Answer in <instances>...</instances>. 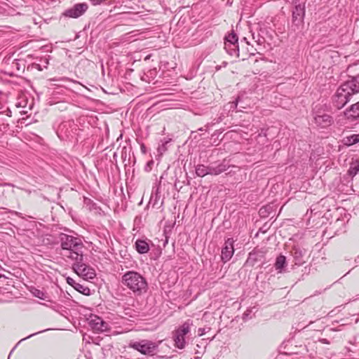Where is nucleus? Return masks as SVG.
I'll return each instance as SVG.
<instances>
[{"label": "nucleus", "mask_w": 359, "mask_h": 359, "mask_svg": "<svg viewBox=\"0 0 359 359\" xmlns=\"http://www.w3.org/2000/svg\"><path fill=\"white\" fill-rule=\"evenodd\" d=\"M128 347L141 353L144 355H153L156 351L158 344L150 340L142 339L139 341H130Z\"/></svg>", "instance_id": "obj_3"}, {"label": "nucleus", "mask_w": 359, "mask_h": 359, "mask_svg": "<svg viewBox=\"0 0 359 359\" xmlns=\"http://www.w3.org/2000/svg\"><path fill=\"white\" fill-rule=\"evenodd\" d=\"M355 262L358 264H359V255L355 258Z\"/></svg>", "instance_id": "obj_41"}, {"label": "nucleus", "mask_w": 359, "mask_h": 359, "mask_svg": "<svg viewBox=\"0 0 359 359\" xmlns=\"http://www.w3.org/2000/svg\"><path fill=\"white\" fill-rule=\"evenodd\" d=\"M135 250L140 254H145L149 250V245L144 240L137 239L135 243Z\"/></svg>", "instance_id": "obj_18"}, {"label": "nucleus", "mask_w": 359, "mask_h": 359, "mask_svg": "<svg viewBox=\"0 0 359 359\" xmlns=\"http://www.w3.org/2000/svg\"><path fill=\"white\" fill-rule=\"evenodd\" d=\"M121 283L135 297L146 294L149 288L145 277L135 271H126L121 277Z\"/></svg>", "instance_id": "obj_2"}, {"label": "nucleus", "mask_w": 359, "mask_h": 359, "mask_svg": "<svg viewBox=\"0 0 359 359\" xmlns=\"http://www.w3.org/2000/svg\"><path fill=\"white\" fill-rule=\"evenodd\" d=\"M239 97H238L235 101L229 103V111H234L238 104Z\"/></svg>", "instance_id": "obj_28"}, {"label": "nucleus", "mask_w": 359, "mask_h": 359, "mask_svg": "<svg viewBox=\"0 0 359 359\" xmlns=\"http://www.w3.org/2000/svg\"><path fill=\"white\" fill-rule=\"evenodd\" d=\"M353 95L359 93V74L350 76L349 79L342 83Z\"/></svg>", "instance_id": "obj_13"}, {"label": "nucleus", "mask_w": 359, "mask_h": 359, "mask_svg": "<svg viewBox=\"0 0 359 359\" xmlns=\"http://www.w3.org/2000/svg\"><path fill=\"white\" fill-rule=\"evenodd\" d=\"M345 115L348 118H357L359 117V101L352 104L348 109L345 111Z\"/></svg>", "instance_id": "obj_19"}, {"label": "nucleus", "mask_w": 359, "mask_h": 359, "mask_svg": "<svg viewBox=\"0 0 359 359\" xmlns=\"http://www.w3.org/2000/svg\"><path fill=\"white\" fill-rule=\"evenodd\" d=\"M78 130L77 125L74 121H66L60 125L57 135L62 139H74L77 135Z\"/></svg>", "instance_id": "obj_5"}, {"label": "nucleus", "mask_w": 359, "mask_h": 359, "mask_svg": "<svg viewBox=\"0 0 359 359\" xmlns=\"http://www.w3.org/2000/svg\"><path fill=\"white\" fill-rule=\"evenodd\" d=\"M234 241L233 238H228L222 248V255L221 258L224 262H227L231 259L233 253H234V248H233Z\"/></svg>", "instance_id": "obj_12"}, {"label": "nucleus", "mask_w": 359, "mask_h": 359, "mask_svg": "<svg viewBox=\"0 0 359 359\" xmlns=\"http://www.w3.org/2000/svg\"><path fill=\"white\" fill-rule=\"evenodd\" d=\"M315 123L321 128H327L333 123V118L327 114L316 115L314 117Z\"/></svg>", "instance_id": "obj_14"}, {"label": "nucleus", "mask_w": 359, "mask_h": 359, "mask_svg": "<svg viewBox=\"0 0 359 359\" xmlns=\"http://www.w3.org/2000/svg\"><path fill=\"white\" fill-rule=\"evenodd\" d=\"M267 207H262V208H260L259 211V214L261 217H266L267 215Z\"/></svg>", "instance_id": "obj_32"}, {"label": "nucleus", "mask_w": 359, "mask_h": 359, "mask_svg": "<svg viewBox=\"0 0 359 359\" xmlns=\"http://www.w3.org/2000/svg\"><path fill=\"white\" fill-rule=\"evenodd\" d=\"M88 325L97 333L107 332L110 330L109 323L104 321L101 317L91 315L88 318Z\"/></svg>", "instance_id": "obj_8"}, {"label": "nucleus", "mask_w": 359, "mask_h": 359, "mask_svg": "<svg viewBox=\"0 0 359 359\" xmlns=\"http://www.w3.org/2000/svg\"><path fill=\"white\" fill-rule=\"evenodd\" d=\"M46 330H41V331H39V332H37L33 333V334H30V335L27 336V337H25V338H24V339H21V341L25 340V339H29V338H30V337H33V336H34V335H36V334H39V333H41V332H45V331H46Z\"/></svg>", "instance_id": "obj_34"}, {"label": "nucleus", "mask_w": 359, "mask_h": 359, "mask_svg": "<svg viewBox=\"0 0 359 359\" xmlns=\"http://www.w3.org/2000/svg\"><path fill=\"white\" fill-rule=\"evenodd\" d=\"M294 8L292 10V15H297L299 17L305 16V1L295 0L294 1Z\"/></svg>", "instance_id": "obj_16"}, {"label": "nucleus", "mask_w": 359, "mask_h": 359, "mask_svg": "<svg viewBox=\"0 0 359 359\" xmlns=\"http://www.w3.org/2000/svg\"><path fill=\"white\" fill-rule=\"evenodd\" d=\"M287 261L285 256L279 255L276 259L274 264L275 269L278 271V273H281L285 271Z\"/></svg>", "instance_id": "obj_17"}, {"label": "nucleus", "mask_w": 359, "mask_h": 359, "mask_svg": "<svg viewBox=\"0 0 359 359\" xmlns=\"http://www.w3.org/2000/svg\"><path fill=\"white\" fill-rule=\"evenodd\" d=\"M38 67H38L39 70H41V67H40V65H38Z\"/></svg>", "instance_id": "obj_43"}, {"label": "nucleus", "mask_w": 359, "mask_h": 359, "mask_svg": "<svg viewBox=\"0 0 359 359\" xmlns=\"http://www.w3.org/2000/svg\"><path fill=\"white\" fill-rule=\"evenodd\" d=\"M319 341L321 342L322 344H330V341L327 339H325V338L320 339Z\"/></svg>", "instance_id": "obj_36"}, {"label": "nucleus", "mask_w": 359, "mask_h": 359, "mask_svg": "<svg viewBox=\"0 0 359 359\" xmlns=\"http://www.w3.org/2000/svg\"><path fill=\"white\" fill-rule=\"evenodd\" d=\"M224 48L231 55H238V37L234 32L229 34L226 37Z\"/></svg>", "instance_id": "obj_9"}, {"label": "nucleus", "mask_w": 359, "mask_h": 359, "mask_svg": "<svg viewBox=\"0 0 359 359\" xmlns=\"http://www.w3.org/2000/svg\"><path fill=\"white\" fill-rule=\"evenodd\" d=\"M73 269L79 276L86 280H92L95 277V270L84 264L83 261L74 260Z\"/></svg>", "instance_id": "obj_7"}, {"label": "nucleus", "mask_w": 359, "mask_h": 359, "mask_svg": "<svg viewBox=\"0 0 359 359\" xmlns=\"http://www.w3.org/2000/svg\"><path fill=\"white\" fill-rule=\"evenodd\" d=\"M60 243L63 252L62 255L72 260H83L84 245L81 238L71 235L61 233Z\"/></svg>", "instance_id": "obj_1"}, {"label": "nucleus", "mask_w": 359, "mask_h": 359, "mask_svg": "<svg viewBox=\"0 0 359 359\" xmlns=\"http://www.w3.org/2000/svg\"><path fill=\"white\" fill-rule=\"evenodd\" d=\"M141 151H142V153H144V154H145V153H146V151H146V147H145L144 144H143L141 145Z\"/></svg>", "instance_id": "obj_38"}, {"label": "nucleus", "mask_w": 359, "mask_h": 359, "mask_svg": "<svg viewBox=\"0 0 359 359\" xmlns=\"http://www.w3.org/2000/svg\"><path fill=\"white\" fill-rule=\"evenodd\" d=\"M210 327H200L198 330V336L201 337L203 335H204L207 331L210 330Z\"/></svg>", "instance_id": "obj_31"}, {"label": "nucleus", "mask_w": 359, "mask_h": 359, "mask_svg": "<svg viewBox=\"0 0 359 359\" xmlns=\"http://www.w3.org/2000/svg\"><path fill=\"white\" fill-rule=\"evenodd\" d=\"M343 143L346 146H351L359 142V133L353 134L347 137H345L343 140Z\"/></svg>", "instance_id": "obj_21"}, {"label": "nucleus", "mask_w": 359, "mask_h": 359, "mask_svg": "<svg viewBox=\"0 0 359 359\" xmlns=\"http://www.w3.org/2000/svg\"><path fill=\"white\" fill-rule=\"evenodd\" d=\"M221 121H222V118H221V117H219V118L216 120V121H215V123H213L212 124L218 123H219V122H221Z\"/></svg>", "instance_id": "obj_40"}, {"label": "nucleus", "mask_w": 359, "mask_h": 359, "mask_svg": "<svg viewBox=\"0 0 359 359\" xmlns=\"http://www.w3.org/2000/svg\"><path fill=\"white\" fill-rule=\"evenodd\" d=\"M198 130H200V131H203V130H204V129H203V128H199V129H198Z\"/></svg>", "instance_id": "obj_42"}, {"label": "nucleus", "mask_w": 359, "mask_h": 359, "mask_svg": "<svg viewBox=\"0 0 359 359\" xmlns=\"http://www.w3.org/2000/svg\"><path fill=\"white\" fill-rule=\"evenodd\" d=\"M154 161L153 160L149 161L145 165L144 170L145 172H149L152 170Z\"/></svg>", "instance_id": "obj_29"}, {"label": "nucleus", "mask_w": 359, "mask_h": 359, "mask_svg": "<svg viewBox=\"0 0 359 359\" xmlns=\"http://www.w3.org/2000/svg\"><path fill=\"white\" fill-rule=\"evenodd\" d=\"M304 17H299L297 15L292 16V25L291 27L294 32L299 30L304 24Z\"/></svg>", "instance_id": "obj_20"}, {"label": "nucleus", "mask_w": 359, "mask_h": 359, "mask_svg": "<svg viewBox=\"0 0 359 359\" xmlns=\"http://www.w3.org/2000/svg\"><path fill=\"white\" fill-rule=\"evenodd\" d=\"M83 203L86 208H88L89 210H97L100 209L97 205L93 201H92L90 198H84Z\"/></svg>", "instance_id": "obj_24"}, {"label": "nucleus", "mask_w": 359, "mask_h": 359, "mask_svg": "<svg viewBox=\"0 0 359 359\" xmlns=\"http://www.w3.org/2000/svg\"><path fill=\"white\" fill-rule=\"evenodd\" d=\"M170 142V140H165L164 142L162 143L161 146L158 147V151L160 153H163L167 150L166 144Z\"/></svg>", "instance_id": "obj_30"}, {"label": "nucleus", "mask_w": 359, "mask_h": 359, "mask_svg": "<svg viewBox=\"0 0 359 359\" xmlns=\"http://www.w3.org/2000/svg\"><path fill=\"white\" fill-rule=\"evenodd\" d=\"M74 289L84 295L90 294V290L89 289V287L83 285L79 283L76 284Z\"/></svg>", "instance_id": "obj_26"}, {"label": "nucleus", "mask_w": 359, "mask_h": 359, "mask_svg": "<svg viewBox=\"0 0 359 359\" xmlns=\"http://www.w3.org/2000/svg\"><path fill=\"white\" fill-rule=\"evenodd\" d=\"M359 172V159L353 162L349 168L348 174L349 175L354 177Z\"/></svg>", "instance_id": "obj_25"}, {"label": "nucleus", "mask_w": 359, "mask_h": 359, "mask_svg": "<svg viewBox=\"0 0 359 359\" xmlns=\"http://www.w3.org/2000/svg\"><path fill=\"white\" fill-rule=\"evenodd\" d=\"M32 293L36 297H38L41 299H45L46 295L43 291H41L40 290L34 289V290L32 292Z\"/></svg>", "instance_id": "obj_27"}, {"label": "nucleus", "mask_w": 359, "mask_h": 359, "mask_svg": "<svg viewBox=\"0 0 359 359\" xmlns=\"http://www.w3.org/2000/svg\"><path fill=\"white\" fill-rule=\"evenodd\" d=\"M67 283L69 285L72 286L74 288L75 287L76 284L78 283L72 278H70V277L67 278Z\"/></svg>", "instance_id": "obj_33"}, {"label": "nucleus", "mask_w": 359, "mask_h": 359, "mask_svg": "<svg viewBox=\"0 0 359 359\" xmlns=\"http://www.w3.org/2000/svg\"><path fill=\"white\" fill-rule=\"evenodd\" d=\"M250 313V310H247V311L244 313V314H243V319H244V320H245V319H247V318H248V316H249Z\"/></svg>", "instance_id": "obj_37"}, {"label": "nucleus", "mask_w": 359, "mask_h": 359, "mask_svg": "<svg viewBox=\"0 0 359 359\" xmlns=\"http://www.w3.org/2000/svg\"><path fill=\"white\" fill-rule=\"evenodd\" d=\"M196 174L197 176L201 177L207 175H210L209 166H205L204 165H198L196 167Z\"/></svg>", "instance_id": "obj_22"}, {"label": "nucleus", "mask_w": 359, "mask_h": 359, "mask_svg": "<svg viewBox=\"0 0 359 359\" xmlns=\"http://www.w3.org/2000/svg\"><path fill=\"white\" fill-rule=\"evenodd\" d=\"M353 94L341 84L332 97V104L337 109L343 108Z\"/></svg>", "instance_id": "obj_4"}, {"label": "nucleus", "mask_w": 359, "mask_h": 359, "mask_svg": "<svg viewBox=\"0 0 359 359\" xmlns=\"http://www.w3.org/2000/svg\"><path fill=\"white\" fill-rule=\"evenodd\" d=\"M291 255L296 265L301 266L306 262V250L298 245H294L292 247Z\"/></svg>", "instance_id": "obj_11"}, {"label": "nucleus", "mask_w": 359, "mask_h": 359, "mask_svg": "<svg viewBox=\"0 0 359 359\" xmlns=\"http://www.w3.org/2000/svg\"><path fill=\"white\" fill-rule=\"evenodd\" d=\"M91 4L94 6H96V5H99L102 2H103L104 0H89Z\"/></svg>", "instance_id": "obj_35"}, {"label": "nucleus", "mask_w": 359, "mask_h": 359, "mask_svg": "<svg viewBox=\"0 0 359 359\" xmlns=\"http://www.w3.org/2000/svg\"><path fill=\"white\" fill-rule=\"evenodd\" d=\"M6 115L8 116H11V111L9 109L6 110Z\"/></svg>", "instance_id": "obj_39"}, {"label": "nucleus", "mask_w": 359, "mask_h": 359, "mask_svg": "<svg viewBox=\"0 0 359 359\" xmlns=\"http://www.w3.org/2000/svg\"><path fill=\"white\" fill-rule=\"evenodd\" d=\"M190 332V323L185 322L173 333V341H175V346L182 349L186 346L185 336Z\"/></svg>", "instance_id": "obj_6"}, {"label": "nucleus", "mask_w": 359, "mask_h": 359, "mask_svg": "<svg viewBox=\"0 0 359 359\" xmlns=\"http://www.w3.org/2000/svg\"><path fill=\"white\" fill-rule=\"evenodd\" d=\"M88 6L86 3H79L74 4L72 8L66 10L63 15L72 18H77L85 13Z\"/></svg>", "instance_id": "obj_10"}, {"label": "nucleus", "mask_w": 359, "mask_h": 359, "mask_svg": "<svg viewBox=\"0 0 359 359\" xmlns=\"http://www.w3.org/2000/svg\"><path fill=\"white\" fill-rule=\"evenodd\" d=\"M262 257L257 252H252L249 254L248 257L246 260L245 264L248 266H253L255 263L259 259V257Z\"/></svg>", "instance_id": "obj_23"}, {"label": "nucleus", "mask_w": 359, "mask_h": 359, "mask_svg": "<svg viewBox=\"0 0 359 359\" xmlns=\"http://www.w3.org/2000/svg\"><path fill=\"white\" fill-rule=\"evenodd\" d=\"M230 165L226 161H223L217 165H209V170L210 175H218L224 171L227 170Z\"/></svg>", "instance_id": "obj_15"}]
</instances>
